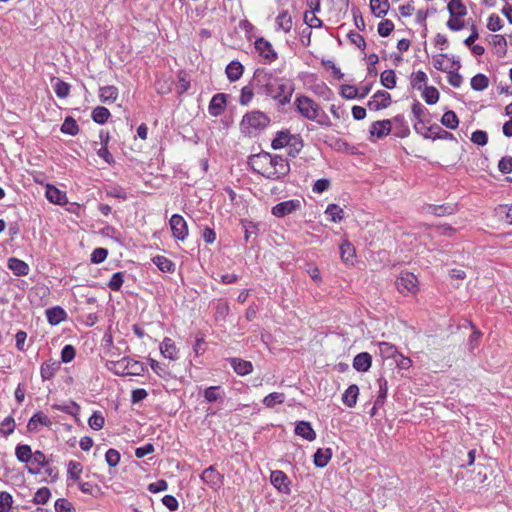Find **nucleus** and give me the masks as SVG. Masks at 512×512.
Here are the masks:
<instances>
[{"instance_id":"f257e3e1","label":"nucleus","mask_w":512,"mask_h":512,"mask_svg":"<svg viewBox=\"0 0 512 512\" xmlns=\"http://www.w3.org/2000/svg\"><path fill=\"white\" fill-rule=\"evenodd\" d=\"M248 164L254 172L269 180H279L290 172V164L286 158L268 152L252 155Z\"/></svg>"},{"instance_id":"f03ea898","label":"nucleus","mask_w":512,"mask_h":512,"mask_svg":"<svg viewBox=\"0 0 512 512\" xmlns=\"http://www.w3.org/2000/svg\"><path fill=\"white\" fill-rule=\"evenodd\" d=\"M255 79L259 88L267 97L276 100L280 105L290 103L294 88L286 79L263 71H257Z\"/></svg>"},{"instance_id":"7ed1b4c3","label":"nucleus","mask_w":512,"mask_h":512,"mask_svg":"<svg viewBox=\"0 0 512 512\" xmlns=\"http://www.w3.org/2000/svg\"><path fill=\"white\" fill-rule=\"evenodd\" d=\"M294 104L297 111L304 118L310 121H316L323 128H330L333 126L330 118L324 111H322L320 105L312 98L300 95L296 97Z\"/></svg>"},{"instance_id":"20e7f679","label":"nucleus","mask_w":512,"mask_h":512,"mask_svg":"<svg viewBox=\"0 0 512 512\" xmlns=\"http://www.w3.org/2000/svg\"><path fill=\"white\" fill-rule=\"evenodd\" d=\"M106 367L118 376H142L146 371L144 363L129 357H123L118 361H109Z\"/></svg>"},{"instance_id":"39448f33","label":"nucleus","mask_w":512,"mask_h":512,"mask_svg":"<svg viewBox=\"0 0 512 512\" xmlns=\"http://www.w3.org/2000/svg\"><path fill=\"white\" fill-rule=\"evenodd\" d=\"M303 146V140L300 135L292 134L289 130L278 131L271 143V147L274 150L288 148V154L291 157H296L303 149Z\"/></svg>"},{"instance_id":"423d86ee","label":"nucleus","mask_w":512,"mask_h":512,"mask_svg":"<svg viewBox=\"0 0 512 512\" xmlns=\"http://www.w3.org/2000/svg\"><path fill=\"white\" fill-rule=\"evenodd\" d=\"M270 118L262 111L255 110L243 115L240 130L246 135H253L270 125Z\"/></svg>"},{"instance_id":"0eeeda50","label":"nucleus","mask_w":512,"mask_h":512,"mask_svg":"<svg viewBox=\"0 0 512 512\" xmlns=\"http://www.w3.org/2000/svg\"><path fill=\"white\" fill-rule=\"evenodd\" d=\"M447 9L450 15L447 27L452 31H460L465 28L464 17L467 15V8L463 2L449 1Z\"/></svg>"},{"instance_id":"6e6552de","label":"nucleus","mask_w":512,"mask_h":512,"mask_svg":"<svg viewBox=\"0 0 512 512\" xmlns=\"http://www.w3.org/2000/svg\"><path fill=\"white\" fill-rule=\"evenodd\" d=\"M397 290L403 295L416 294L419 291V281L411 272H402L396 279Z\"/></svg>"},{"instance_id":"1a4fd4ad","label":"nucleus","mask_w":512,"mask_h":512,"mask_svg":"<svg viewBox=\"0 0 512 512\" xmlns=\"http://www.w3.org/2000/svg\"><path fill=\"white\" fill-rule=\"evenodd\" d=\"M254 48L266 64H271L278 59V53L270 41L264 37H258L254 42Z\"/></svg>"},{"instance_id":"9d476101","label":"nucleus","mask_w":512,"mask_h":512,"mask_svg":"<svg viewBox=\"0 0 512 512\" xmlns=\"http://www.w3.org/2000/svg\"><path fill=\"white\" fill-rule=\"evenodd\" d=\"M169 225L175 239L179 241L187 239L189 234L188 224L182 215L173 214L170 218Z\"/></svg>"},{"instance_id":"9b49d317","label":"nucleus","mask_w":512,"mask_h":512,"mask_svg":"<svg viewBox=\"0 0 512 512\" xmlns=\"http://www.w3.org/2000/svg\"><path fill=\"white\" fill-rule=\"evenodd\" d=\"M433 67L442 72H448L449 70H458L460 68V62L454 60L453 57H449L447 54L441 53L434 55L432 58Z\"/></svg>"},{"instance_id":"f8f14e48","label":"nucleus","mask_w":512,"mask_h":512,"mask_svg":"<svg viewBox=\"0 0 512 512\" xmlns=\"http://www.w3.org/2000/svg\"><path fill=\"white\" fill-rule=\"evenodd\" d=\"M270 482L280 493L286 495L291 493V481L283 471H272L270 475Z\"/></svg>"},{"instance_id":"ddd939ff","label":"nucleus","mask_w":512,"mask_h":512,"mask_svg":"<svg viewBox=\"0 0 512 512\" xmlns=\"http://www.w3.org/2000/svg\"><path fill=\"white\" fill-rule=\"evenodd\" d=\"M300 206L301 203L297 199L287 200L273 206L271 212L275 217L282 218L298 210Z\"/></svg>"},{"instance_id":"4468645a","label":"nucleus","mask_w":512,"mask_h":512,"mask_svg":"<svg viewBox=\"0 0 512 512\" xmlns=\"http://www.w3.org/2000/svg\"><path fill=\"white\" fill-rule=\"evenodd\" d=\"M201 480L214 490L219 489L223 484V476L214 466H210L202 472Z\"/></svg>"},{"instance_id":"2eb2a0df","label":"nucleus","mask_w":512,"mask_h":512,"mask_svg":"<svg viewBox=\"0 0 512 512\" xmlns=\"http://www.w3.org/2000/svg\"><path fill=\"white\" fill-rule=\"evenodd\" d=\"M227 107V95L224 93L215 94L209 102L208 112L213 117H218Z\"/></svg>"},{"instance_id":"dca6fc26","label":"nucleus","mask_w":512,"mask_h":512,"mask_svg":"<svg viewBox=\"0 0 512 512\" xmlns=\"http://www.w3.org/2000/svg\"><path fill=\"white\" fill-rule=\"evenodd\" d=\"M391 104V95L383 90L377 91L369 100L370 110L378 111L387 108Z\"/></svg>"},{"instance_id":"f3484780","label":"nucleus","mask_w":512,"mask_h":512,"mask_svg":"<svg viewBox=\"0 0 512 512\" xmlns=\"http://www.w3.org/2000/svg\"><path fill=\"white\" fill-rule=\"evenodd\" d=\"M392 129V121L390 119H384L375 121L370 125L369 133L372 137L378 139L384 138L390 134Z\"/></svg>"},{"instance_id":"a211bd4d","label":"nucleus","mask_w":512,"mask_h":512,"mask_svg":"<svg viewBox=\"0 0 512 512\" xmlns=\"http://www.w3.org/2000/svg\"><path fill=\"white\" fill-rule=\"evenodd\" d=\"M339 248L342 262L346 265H354L356 258V250L353 244L349 242L347 239H344Z\"/></svg>"},{"instance_id":"6ab92c4d","label":"nucleus","mask_w":512,"mask_h":512,"mask_svg":"<svg viewBox=\"0 0 512 512\" xmlns=\"http://www.w3.org/2000/svg\"><path fill=\"white\" fill-rule=\"evenodd\" d=\"M98 97L102 103L113 104L119 97V90L114 85L102 86L99 88Z\"/></svg>"},{"instance_id":"aec40b11","label":"nucleus","mask_w":512,"mask_h":512,"mask_svg":"<svg viewBox=\"0 0 512 512\" xmlns=\"http://www.w3.org/2000/svg\"><path fill=\"white\" fill-rule=\"evenodd\" d=\"M32 454L33 456L30 459L31 466H28V472L32 475H37L40 473L42 468L47 466L48 461L46 460L45 454L40 450H37Z\"/></svg>"},{"instance_id":"412c9836","label":"nucleus","mask_w":512,"mask_h":512,"mask_svg":"<svg viewBox=\"0 0 512 512\" xmlns=\"http://www.w3.org/2000/svg\"><path fill=\"white\" fill-rule=\"evenodd\" d=\"M160 352L163 357L172 361L177 360L179 357V350L176 347L174 341L169 337H165L160 343Z\"/></svg>"},{"instance_id":"4be33fe9","label":"nucleus","mask_w":512,"mask_h":512,"mask_svg":"<svg viewBox=\"0 0 512 512\" xmlns=\"http://www.w3.org/2000/svg\"><path fill=\"white\" fill-rule=\"evenodd\" d=\"M45 196L51 203L57 205H65L68 202L66 193L51 184L46 186Z\"/></svg>"},{"instance_id":"5701e85b","label":"nucleus","mask_w":512,"mask_h":512,"mask_svg":"<svg viewBox=\"0 0 512 512\" xmlns=\"http://www.w3.org/2000/svg\"><path fill=\"white\" fill-rule=\"evenodd\" d=\"M293 27V19L291 14L284 10L280 12L275 18V29L276 31H282L284 33H289Z\"/></svg>"},{"instance_id":"b1692460","label":"nucleus","mask_w":512,"mask_h":512,"mask_svg":"<svg viewBox=\"0 0 512 512\" xmlns=\"http://www.w3.org/2000/svg\"><path fill=\"white\" fill-rule=\"evenodd\" d=\"M52 421L42 412H36L28 421L27 429L30 432L38 431L39 426L50 427Z\"/></svg>"},{"instance_id":"393cba45","label":"nucleus","mask_w":512,"mask_h":512,"mask_svg":"<svg viewBox=\"0 0 512 512\" xmlns=\"http://www.w3.org/2000/svg\"><path fill=\"white\" fill-rule=\"evenodd\" d=\"M228 80L232 82L238 81L244 73V66L238 60L231 61L225 69Z\"/></svg>"},{"instance_id":"a878e982","label":"nucleus","mask_w":512,"mask_h":512,"mask_svg":"<svg viewBox=\"0 0 512 512\" xmlns=\"http://www.w3.org/2000/svg\"><path fill=\"white\" fill-rule=\"evenodd\" d=\"M60 362L56 360H47L40 367V374L43 380L52 379L60 369Z\"/></svg>"},{"instance_id":"bb28decb","label":"nucleus","mask_w":512,"mask_h":512,"mask_svg":"<svg viewBox=\"0 0 512 512\" xmlns=\"http://www.w3.org/2000/svg\"><path fill=\"white\" fill-rule=\"evenodd\" d=\"M295 434L305 440L313 441L316 439V432L308 421H299L295 427Z\"/></svg>"},{"instance_id":"cd10ccee","label":"nucleus","mask_w":512,"mask_h":512,"mask_svg":"<svg viewBox=\"0 0 512 512\" xmlns=\"http://www.w3.org/2000/svg\"><path fill=\"white\" fill-rule=\"evenodd\" d=\"M229 362L234 371L240 376H245L253 371V365L250 361L240 358H230Z\"/></svg>"},{"instance_id":"c85d7f7f","label":"nucleus","mask_w":512,"mask_h":512,"mask_svg":"<svg viewBox=\"0 0 512 512\" xmlns=\"http://www.w3.org/2000/svg\"><path fill=\"white\" fill-rule=\"evenodd\" d=\"M372 364V357L367 352L357 354L353 359V367L359 372H366Z\"/></svg>"},{"instance_id":"c756f323","label":"nucleus","mask_w":512,"mask_h":512,"mask_svg":"<svg viewBox=\"0 0 512 512\" xmlns=\"http://www.w3.org/2000/svg\"><path fill=\"white\" fill-rule=\"evenodd\" d=\"M8 268L16 275V276H26L28 275L30 268L26 262L20 260L18 258L12 257L8 260Z\"/></svg>"},{"instance_id":"7c9ffc66","label":"nucleus","mask_w":512,"mask_h":512,"mask_svg":"<svg viewBox=\"0 0 512 512\" xmlns=\"http://www.w3.org/2000/svg\"><path fill=\"white\" fill-rule=\"evenodd\" d=\"M359 396V387L356 384L350 385L342 395V402L345 406L352 408L356 405Z\"/></svg>"},{"instance_id":"2f4dec72","label":"nucleus","mask_w":512,"mask_h":512,"mask_svg":"<svg viewBox=\"0 0 512 512\" xmlns=\"http://www.w3.org/2000/svg\"><path fill=\"white\" fill-rule=\"evenodd\" d=\"M46 317L51 325H58L67 318L65 310L59 306L46 310Z\"/></svg>"},{"instance_id":"473e14b6","label":"nucleus","mask_w":512,"mask_h":512,"mask_svg":"<svg viewBox=\"0 0 512 512\" xmlns=\"http://www.w3.org/2000/svg\"><path fill=\"white\" fill-rule=\"evenodd\" d=\"M332 457V451L330 448L322 449L319 448L314 454V465L319 468H323L328 465Z\"/></svg>"},{"instance_id":"72a5a7b5","label":"nucleus","mask_w":512,"mask_h":512,"mask_svg":"<svg viewBox=\"0 0 512 512\" xmlns=\"http://www.w3.org/2000/svg\"><path fill=\"white\" fill-rule=\"evenodd\" d=\"M83 472V466L80 462L71 460L67 465V478L75 482L79 481Z\"/></svg>"},{"instance_id":"f704fd0d","label":"nucleus","mask_w":512,"mask_h":512,"mask_svg":"<svg viewBox=\"0 0 512 512\" xmlns=\"http://www.w3.org/2000/svg\"><path fill=\"white\" fill-rule=\"evenodd\" d=\"M370 8L372 13L380 18L388 12L389 2L388 0H370Z\"/></svg>"},{"instance_id":"c9c22d12","label":"nucleus","mask_w":512,"mask_h":512,"mask_svg":"<svg viewBox=\"0 0 512 512\" xmlns=\"http://www.w3.org/2000/svg\"><path fill=\"white\" fill-rule=\"evenodd\" d=\"M428 77L424 71L418 70L413 72L410 79L411 86L416 90H422L427 86Z\"/></svg>"},{"instance_id":"e433bc0d","label":"nucleus","mask_w":512,"mask_h":512,"mask_svg":"<svg viewBox=\"0 0 512 512\" xmlns=\"http://www.w3.org/2000/svg\"><path fill=\"white\" fill-rule=\"evenodd\" d=\"M421 96L428 105L436 104L439 100V91L433 86H425L422 88Z\"/></svg>"},{"instance_id":"4c0bfd02","label":"nucleus","mask_w":512,"mask_h":512,"mask_svg":"<svg viewBox=\"0 0 512 512\" xmlns=\"http://www.w3.org/2000/svg\"><path fill=\"white\" fill-rule=\"evenodd\" d=\"M32 449L27 444H19L16 446L15 449V456L18 461L22 463H29L30 459L32 458Z\"/></svg>"},{"instance_id":"58836bf2","label":"nucleus","mask_w":512,"mask_h":512,"mask_svg":"<svg viewBox=\"0 0 512 512\" xmlns=\"http://www.w3.org/2000/svg\"><path fill=\"white\" fill-rule=\"evenodd\" d=\"M378 348L381 357L384 359H394L399 353L397 347L389 342H379Z\"/></svg>"},{"instance_id":"ea45409f","label":"nucleus","mask_w":512,"mask_h":512,"mask_svg":"<svg viewBox=\"0 0 512 512\" xmlns=\"http://www.w3.org/2000/svg\"><path fill=\"white\" fill-rule=\"evenodd\" d=\"M110 116V111L104 106H97L91 113L93 121L98 124H105Z\"/></svg>"},{"instance_id":"a19ab883","label":"nucleus","mask_w":512,"mask_h":512,"mask_svg":"<svg viewBox=\"0 0 512 512\" xmlns=\"http://www.w3.org/2000/svg\"><path fill=\"white\" fill-rule=\"evenodd\" d=\"M319 10H313L310 9L308 11L304 12V22L307 24V28H321L323 25V22L320 18L316 16V12Z\"/></svg>"},{"instance_id":"79ce46f5","label":"nucleus","mask_w":512,"mask_h":512,"mask_svg":"<svg viewBox=\"0 0 512 512\" xmlns=\"http://www.w3.org/2000/svg\"><path fill=\"white\" fill-rule=\"evenodd\" d=\"M441 124L447 127L448 129L455 130L459 125V119L456 113L452 110L446 111L442 118Z\"/></svg>"},{"instance_id":"37998d69","label":"nucleus","mask_w":512,"mask_h":512,"mask_svg":"<svg viewBox=\"0 0 512 512\" xmlns=\"http://www.w3.org/2000/svg\"><path fill=\"white\" fill-rule=\"evenodd\" d=\"M332 222H340L344 218V210L337 204H329L325 211Z\"/></svg>"},{"instance_id":"c03bdc74","label":"nucleus","mask_w":512,"mask_h":512,"mask_svg":"<svg viewBox=\"0 0 512 512\" xmlns=\"http://www.w3.org/2000/svg\"><path fill=\"white\" fill-rule=\"evenodd\" d=\"M152 260L162 272H172L175 269V264L165 256L157 255Z\"/></svg>"},{"instance_id":"a18cd8bd","label":"nucleus","mask_w":512,"mask_h":512,"mask_svg":"<svg viewBox=\"0 0 512 512\" xmlns=\"http://www.w3.org/2000/svg\"><path fill=\"white\" fill-rule=\"evenodd\" d=\"M381 84L387 89H393L396 86V74L392 69L384 70L380 76Z\"/></svg>"},{"instance_id":"49530a36","label":"nucleus","mask_w":512,"mask_h":512,"mask_svg":"<svg viewBox=\"0 0 512 512\" xmlns=\"http://www.w3.org/2000/svg\"><path fill=\"white\" fill-rule=\"evenodd\" d=\"M285 401L284 393L272 392L264 397L263 404L267 408H273L276 404H282Z\"/></svg>"},{"instance_id":"de8ad7c7","label":"nucleus","mask_w":512,"mask_h":512,"mask_svg":"<svg viewBox=\"0 0 512 512\" xmlns=\"http://www.w3.org/2000/svg\"><path fill=\"white\" fill-rule=\"evenodd\" d=\"M471 87L475 91H483L485 90L489 85V79L484 74H476L471 79Z\"/></svg>"},{"instance_id":"09e8293b","label":"nucleus","mask_w":512,"mask_h":512,"mask_svg":"<svg viewBox=\"0 0 512 512\" xmlns=\"http://www.w3.org/2000/svg\"><path fill=\"white\" fill-rule=\"evenodd\" d=\"M412 113L414 117L421 123H424L428 116L429 111L419 101H415L412 105Z\"/></svg>"},{"instance_id":"8fccbe9b","label":"nucleus","mask_w":512,"mask_h":512,"mask_svg":"<svg viewBox=\"0 0 512 512\" xmlns=\"http://www.w3.org/2000/svg\"><path fill=\"white\" fill-rule=\"evenodd\" d=\"M16 428L15 420L12 416H7L0 423V434L7 437L11 435Z\"/></svg>"},{"instance_id":"3c124183","label":"nucleus","mask_w":512,"mask_h":512,"mask_svg":"<svg viewBox=\"0 0 512 512\" xmlns=\"http://www.w3.org/2000/svg\"><path fill=\"white\" fill-rule=\"evenodd\" d=\"M61 132L64 134L74 136L78 134L79 126L72 117H67L61 125Z\"/></svg>"},{"instance_id":"603ef678","label":"nucleus","mask_w":512,"mask_h":512,"mask_svg":"<svg viewBox=\"0 0 512 512\" xmlns=\"http://www.w3.org/2000/svg\"><path fill=\"white\" fill-rule=\"evenodd\" d=\"M220 386H210L204 391V398L207 402L213 403L223 398Z\"/></svg>"},{"instance_id":"864d4df0","label":"nucleus","mask_w":512,"mask_h":512,"mask_svg":"<svg viewBox=\"0 0 512 512\" xmlns=\"http://www.w3.org/2000/svg\"><path fill=\"white\" fill-rule=\"evenodd\" d=\"M50 498H51L50 489L48 487H41L36 491L32 502L36 505L46 504Z\"/></svg>"},{"instance_id":"5fc2aeb1","label":"nucleus","mask_w":512,"mask_h":512,"mask_svg":"<svg viewBox=\"0 0 512 512\" xmlns=\"http://www.w3.org/2000/svg\"><path fill=\"white\" fill-rule=\"evenodd\" d=\"M429 228L440 236L453 237L456 234V229L449 224L430 225Z\"/></svg>"},{"instance_id":"6e6d98bb","label":"nucleus","mask_w":512,"mask_h":512,"mask_svg":"<svg viewBox=\"0 0 512 512\" xmlns=\"http://www.w3.org/2000/svg\"><path fill=\"white\" fill-rule=\"evenodd\" d=\"M253 98H254L253 87L250 85H246V86L242 87L241 93L239 96V104L241 106H248L251 103V101L253 100Z\"/></svg>"},{"instance_id":"4d7b16f0","label":"nucleus","mask_w":512,"mask_h":512,"mask_svg":"<svg viewBox=\"0 0 512 512\" xmlns=\"http://www.w3.org/2000/svg\"><path fill=\"white\" fill-rule=\"evenodd\" d=\"M88 424L93 430H100L104 427L105 419L101 412H94L88 419Z\"/></svg>"},{"instance_id":"13d9d810","label":"nucleus","mask_w":512,"mask_h":512,"mask_svg":"<svg viewBox=\"0 0 512 512\" xmlns=\"http://www.w3.org/2000/svg\"><path fill=\"white\" fill-rule=\"evenodd\" d=\"M230 311V307L225 300H219L215 307V319L224 320Z\"/></svg>"},{"instance_id":"bf43d9fd","label":"nucleus","mask_w":512,"mask_h":512,"mask_svg":"<svg viewBox=\"0 0 512 512\" xmlns=\"http://www.w3.org/2000/svg\"><path fill=\"white\" fill-rule=\"evenodd\" d=\"M379 384V393L377 399L375 400V405H382L387 397L388 393V384L387 380L383 377L378 379Z\"/></svg>"},{"instance_id":"052dcab7","label":"nucleus","mask_w":512,"mask_h":512,"mask_svg":"<svg viewBox=\"0 0 512 512\" xmlns=\"http://www.w3.org/2000/svg\"><path fill=\"white\" fill-rule=\"evenodd\" d=\"M13 497L7 491L0 492V512H7L12 509Z\"/></svg>"},{"instance_id":"680f3d73","label":"nucleus","mask_w":512,"mask_h":512,"mask_svg":"<svg viewBox=\"0 0 512 512\" xmlns=\"http://www.w3.org/2000/svg\"><path fill=\"white\" fill-rule=\"evenodd\" d=\"M431 212L436 216L452 215L455 213L456 208L453 205H434L430 206Z\"/></svg>"},{"instance_id":"e2e57ef3","label":"nucleus","mask_w":512,"mask_h":512,"mask_svg":"<svg viewBox=\"0 0 512 512\" xmlns=\"http://www.w3.org/2000/svg\"><path fill=\"white\" fill-rule=\"evenodd\" d=\"M124 283V272H116L108 282V287L112 291H119Z\"/></svg>"},{"instance_id":"0e129e2a","label":"nucleus","mask_w":512,"mask_h":512,"mask_svg":"<svg viewBox=\"0 0 512 512\" xmlns=\"http://www.w3.org/2000/svg\"><path fill=\"white\" fill-rule=\"evenodd\" d=\"M56 512H75L73 504L66 498H59L55 501Z\"/></svg>"},{"instance_id":"69168bd1","label":"nucleus","mask_w":512,"mask_h":512,"mask_svg":"<svg viewBox=\"0 0 512 512\" xmlns=\"http://www.w3.org/2000/svg\"><path fill=\"white\" fill-rule=\"evenodd\" d=\"M53 89L59 98H66L70 93V85L62 80H57Z\"/></svg>"},{"instance_id":"338daca9","label":"nucleus","mask_w":512,"mask_h":512,"mask_svg":"<svg viewBox=\"0 0 512 512\" xmlns=\"http://www.w3.org/2000/svg\"><path fill=\"white\" fill-rule=\"evenodd\" d=\"M394 30V23L391 20L384 19L378 24V34L382 37H387Z\"/></svg>"},{"instance_id":"774afa93","label":"nucleus","mask_w":512,"mask_h":512,"mask_svg":"<svg viewBox=\"0 0 512 512\" xmlns=\"http://www.w3.org/2000/svg\"><path fill=\"white\" fill-rule=\"evenodd\" d=\"M150 366L154 373H156L161 378H167L170 373L166 365L159 363L154 359H150Z\"/></svg>"}]
</instances>
